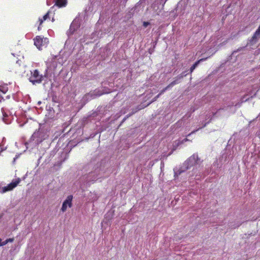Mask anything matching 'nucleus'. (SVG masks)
Returning <instances> with one entry per match:
<instances>
[{
  "mask_svg": "<svg viewBox=\"0 0 260 260\" xmlns=\"http://www.w3.org/2000/svg\"><path fill=\"white\" fill-rule=\"evenodd\" d=\"M20 180L18 178L17 180L15 181H13L10 184H9L7 186H4L2 188V192H6L8 191L12 190L13 188L17 186V185L20 182Z\"/></svg>",
  "mask_w": 260,
  "mask_h": 260,
  "instance_id": "5",
  "label": "nucleus"
},
{
  "mask_svg": "<svg viewBox=\"0 0 260 260\" xmlns=\"http://www.w3.org/2000/svg\"><path fill=\"white\" fill-rule=\"evenodd\" d=\"M207 59V57L206 58H201L198 61H197L190 68V72L191 73L193 70L197 68V67L198 66L199 63L201 61H204Z\"/></svg>",
  "mask_w": 260,
  "mask_h": 260,
  "instance_id": "8",
  "label": "nucleus"
},
{
  "mask_svg": "<svg viewBox=\"0 0 260 260\" xmlns=\"http://www.w3.org/2000/svg\"><path fill=\"white\" fill-rule=\"evenodd\" d=\"M196 158L194 155H193L191 157H190L188 160V162H190V165L193 166L194 164L196 163Z\"/></svg>",
  "mask_w": 260,
  "mask_h": 260,
  "instance_id": "10",
  "label": "nucleus"
},
{
  "mask_svg": "<svg viewBox=\"0 0 260 260\" xmlns=\"http://www.w3.org/2000/svg\"><path fill=\"white\" fill-rule=\"evenodd\" d=\"M188 140L187 138L184 139L181 142H178L177 145L178 146L179 144L183 143L184 142H186Z\"/></svg>",
  "mask_w": 260,
  "mask_h": 260,
  "instance_id": "18",
  "label": "nucleus"
},
{
  "mask_svg": "<svg viewBox=\"0 0 260 260\" xmlns=\"http://www.w3.org/2000/svg\"><path fill=\"white\" fill-rule=\"evenodd\" d=\"M67 4V0H56L55 5L60 8L65 7Z\"/></svg>",
  "mask_w": 260,
  "mask_h": 260,
  "instance_id": "9",
  "label": "nucleus"
},
{
  "mask_svg": "<svg viewBox=\"0 0 260 260\" xmlns=\"http://www.w3.org/2000/svg\"><path fill=\"white\" fill-rule=\"evenodd\" d=\"M13 241V239L9 238L7 239L5 241V245H6L8 242H12Z\"/></svg>",
  "mask_w": 260,
  "mask_h": 260,
  "instance_id": "14",
  "label": "nucleus"
},
{
  "mask_svg": "<svg viewBox=\"0 0 260 260\" xmlns=\"http://www.w3.org/2000/svg\"><path fill=\"white\" fill-rule=\"evenodd\" d=\"M7 90V89L5 87L0 85V91H1L3 93H5Z\"/></svg>",
  "mask_w": 260,
  "mask_h": 260,
  "instance_id": "13",
  "label": "nucleus"
},
{
  "mask_svg": "<svg viewBox=\"0 0 260 260\" xmlns=\"http://www.w3.org/2000/svg\"><path fill=\"white\" fill-rule=\"evenodd\" d=\"M49 14H50V11H48L47 13L45 15H44L42 18H39V26L38 27V29L39 30H40L41 29L42 25L43 23L45 20L50 19Z\"/></svg>",
  "mask_w": 260,
  "mask_h": 260,
  "instance_id": "7",
  "label": "nucleus"
},
{
  "mask_svg": "<svg viewBox=\"0 0 260 260\" xmlns=\"http://www.w3.org/2000/svg\"><path fill=\"white\" fill-rule=\"evenodd\" d=\"M186 74L185 73V72H182L180 75H179L177 78L180 80L182 79L184 77L186 76Z\"/></svg>",
  "mask_w": 260,
  "mask_h": 260,
  "instance_id": "12",
  "label": "nucleus"
},
{
  "mask_svg": "<svg viewBox=\"0 0 260 260\" xmlns=\"http://www.w3.org/2000/svg\"><path fill=\"white\" fill-rule=\"evenodd\" d=\"M31 76L29 77L30 82L34 84L36 83H40L42 81L43 77L40 75L37 70H34L31 72Z\"/></svg>",
  "mask_w": 260,
  "mask_h": 260,
  "instance_id": "3",
  "label": "nucleus"
},
{
  "mask_svg": "<svg viewBox=\"0 0 260 260\" xmlns=\"http://www.w3.org/2000/svg\"><path fill=\"white\" fill-rule=\"evenodd\" d=\"M200 128H198V129H196V130H194V131H192L191 133H190L188 135V136H189L191 135V134H193V133H196V132H197V131H198L199 129H200Z\"/></svg>",
  "mask_w": 260,
  "mask_h": 260,
  "instance_id": "20",
  "label": "nucleus"
},
{
  "mask_svg": "<svg viewBox=\"0 0 260 260\" xmlns=\"http://www.w3.org/2000/svg\"><path fill=\"white\" fill-rule=\"evenodd\" d=\"M206 124H205L203 127H205L206 126Z\"/></svg>",
  "mask_w": 260,
  "mask_h": 260,
  "instance_id": "24",
  "label": "nucleus"
},
{
  "mask_svg": "<svg viewBox=\"0 0 260 260\" xmlns=\"http://www.w3.org/2000/svg\"><path fill=\"white\" fill-rule=\"evenodd\" d=\"M260 38V25L258 26L257 30L254 33L251 38L249 40V43L250 45H253L257 41V39Z\"/></svg>",
  "mask_w": 260,
  "mask_h": 260,
  "instance_id": "6",
  "label": "nucleus"
},
{
  "mask_svg": "<svg viewBox=\"0 0 260 260\" xmlns=\"http://www.w3.org/2000/svg\"><path fill=\"white\" fill-rule=\"evenodd\" d=\"M3 116H4L3 120L5 122V117H7L8 115L5 112H3Z\"/></svg>",
  "mask_w": 260,
  "mask_h": 260,
  "instance_id": "21",
  "label": "nucleus"
},
{
  "mask_svg": "<svg viewBox=\"0 0 260 260\" xmlns=\"http://www.w3.org/2000/svg\"><path fill=\"white\" fill-rule=\"evenodd\" d=\"M179 83V79L177 78H176V79L175 80H174L171 83H170V85L173 86L175 85H176Z\"/></svg>",
  "mask_w": 260,
  "mask_h": 260,
  "instance_id": "11",
  "label": "nucleus"
},
{
  "mask_svg": "<svg viewBox=\"0 0 260 260\" xmlns=\"http://www.w3.org/2000/svg\"><path fill=\"white\" fill-rule=\"evenodd\" d=\"M171 87H173V86H171L170 83L167 86L165 87V89L167 90L168 89Z\"/></svg>",
  "mask_w": 260,
  "mask_h": 260,
  "instance_id": "22",
  "label": "nucleus"
},
{
  "mask_svg": "<svg viewBox=\"0 0 260 260\" xmlns=\"http://www.w3.org/2000/svg\"><path fill=\"white\" fill-rule=\"evenodd\" d=\"M34 44L39 50H42V47H46L49 43L48 39L43 37L38 36L34 39Z\"/></svg>",
  "mask_w": 260,
  "mask_h": 260,
  "instance_id": "2",
  "label": "nucleus"
},
{
  "mask_svg": "<svg viewBox=\"0 0 260 260\" xmlns=\"http://www.w3.org/2000/svg\"><path fill=\"white\" fill-rule=\"evenodd\" d=\"M73 198V196L72 195H70L67 197L66 200L64 201V202H63L61 208V210L62 211V212H65L67 210L68 207H69V208L72 207Z\"/></svg>",
  "mask_w": 260,
  "mask_h": 260,
  "instance_id": "4",
  "label": "nucleus"
},
{
  "mask_svg": "<svg viewBox=\"0 0 260 260\" xmlns=\"http://www.w3.org/2000/svg\"><path fill=\"white\" fill-rule=\"evenodd\" d=\"M167 90L165 89V88H164L162 90H161L159 93V94L160 95L161 94H163Z\"/></svg>",
  "mask_w": 260,
  "mask_h": 260,
  "instance_id": "19",
  "label": "nucleus"
},
{
  "mask_svg": "<svg viewBox=\"0 0 260 260\" xmlns=\"http://www.w3.org/2000/svg\"><path fill=\"white\" fill-rule=\"evenodd\" d=\"M48 137V135H46L42 130L39 129L32 134L31 139L36 144H39Z\"/></svg>",
  "mask_w": 260,
  "mask_h": 260,
  "instance_id": "1",
  "label": "nucleus"
},
{
  "mask_svg": "<svg viewBox=\"0 0 260 260\" xmlns=\"http://www.w3.org/2000/svg\"><path fill=\"white\" fill-rule=\"evenodd\" d=\"M248 44L250 45V44L249 43V42L248 43V44H247V45H248Z\"/></svg>",
  "mask_w": 260,
  "mask_h": 260,
  "instance_id": "23",
  "label": "nucleus"
},
{
  "mask_svg": "<svg viewBox=\"0 0 260 260\" xmlns=\"http://www.w3.org/2000/svg\"><path fill=\"white\" fill-rule=\"evenodd\" d=\"M160 95L158 94H157L156 96H155L153 100H152V101L151 102H154L155 101H156V100L159 97Z\"/></svg>",
  "mask_w": 260,
  "mask_h": 260,
  "instance_id": "16",
  "label": "nucleus"
},
{
  "mask_svg": "<svg viewBox=\"0 0 260 260\" xmlns=\"http://www.w3.org/2000/svg\"><path fill=\"white\" fill-rule=\"evenodd\" d=\"M5 245V241L2 242V239L0 238V246H4Z\"/></svg>",
  "mask_w": 260,
  "mask_h": 260,
  "instance_id": "17",
  "label": "nucleus"
},
{
  "mask_svg": "<svg viewBox=\"0 0 260 260\" xmlns=\"http://www.w3.org/2000/svg\"><path fill=\"white\" fill-rule=\"evenodd\" d=\"M150 24V23L148 22H143V25L145 27H146L147 26H148Z\"/></svg>",
  "mask_w": 260,
  "mask_h": 260,
  "instance_id": "15",
  "label": "nucleus"
}]
</instances>
